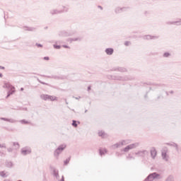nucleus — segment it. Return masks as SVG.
Wrapping results in <instances>:
<instances>
[{
  "mask_svg": "<svg viewBox=\"0 0 181 181\" xmlns=\"http://www.w3.org/2000/svg\"><path fill=\"white\" fill-rule=\"evenodd\" d=\"M63 151V148H59L58 149H57V151Z\"/></svg>",
  "mask_w": 181,
  "mask_h": 181,
  "instance_id": "obj_13",
  "label": "nucleus"
},
{
  "mask_svg": "<svg viewBox=\"0 0 181 181\" xmlns=\"http://www.w3.org/2000/svg\"><path fill=\"white\" fill-rule=\"evenodd\" d=\"M54 48H55V49H60V46H59V45H57V46L54 45Z\"/></svg>",
  "mask_w": 181,
  "mask_h": 181,
  "instance_id": "obj_11",
  "label": "nucleus"
},
{
  "mask_svg": "<svg viewBox=\"0 0 181 181\" xmlns=\"http://www.w3.org/2000/svg\"><path fill=\"white\" fill-rule=\"evenodd\" d=\"M44 59H45V60H49V57H44Z\"/></svg>",
  "mask_w": 181,
  "mask_h": 181,
  "instance_id": "obj_12",
  "label": "nucleus"
},
{
  "mask_svg": "<svg viewBox=\"0 0 181 181\" xmlns=\"http://www.w3.org/2000/svg\"><path fill=\"white\" fill-rule=\"evenodd\" d=\"M156 177H159V175L156 174V173H154L148 175V180H152V179H156Z\"/></svg>",
  "mask_w": 181,
  "mask_h": 181,
  "instance_id": "obj_1",
  "label": "nucleus"
},
{
  "mask_svg": "<svg viewBox=\"0 0 181 181\" xmlns=\"http://www.w3.org/2000/svg\"><path fill=\"white\" fill-rule=\"evenodd\" d=\"M151 152V156H153V158H155L156 156V150L155 148H152Z\"/></svg>",
  "mask_w": 181,
  "mask_h": 181,
  "instance_id": "obj_5",
  "label": "nucleus"
},
{
  "mask_svg": "<svg viewBox=\"0 0 181 181\" xmlns=\"http://www.w3.org/2000/svg\"><path fill=\"white\" fill-rule=\"evenodd\" d=\"M42 98H49L50 100H52V101H54L56 100V97L53 96H47V95H43Z\"/></svg>",
  "mask_w": 181,
  "mask_h": 181,
  "instance_id": "obj_4",
  "label": "nucleus"
},
{
  "mask_svg": "<svg viewBox=\"0 0 181 181\" xmlns=\"http://www.w3.org/2000/svg\"><path fill=\"white\" fill-rule=\"evenodd\" d=\"M37 47H42V45H37Z\"/></svg>",
  "mask_w": 181,
  "mask_h": 181,
  "instance_id": "obj_14",
  "label": "nucleus"
},
{
  "mask_svg": "<svg viewBox=\"0 0 181 181\" xmlns=\"http://www.w3.org/2000/svg\"><path fill=\"white\" fill-rule=\"evenodd\" d=\"M134 148H136L135 144H130L124 148V152H128L129 149H134Z\"/></svg>",
  "mask_w": 181,
  "mask_h": 181,
  "instance_id": "obj_2",
  "label": "nucleus"
},
{
  "mask_svg": "<svg viewBox=\"0 0 181 181\" xmlns=\"http://www.w3.org/2000/svg\"><path fill=\"white\" fill-rule=\"evenodd\" d=\"M107 54H112V53H114V49L112 48H107L105 50Z\"/></svg>",
  "mask_w": 181,
  "mask_h": 181,
  "instance_id": "obj_3",
  "label": "nucleus"
},
{
  "mask_svg": "<svg viewBox=\"0 0 181 181\" xmlns=\"http://www.w3.org/2000/svg\"><path fill=\"white\" fill-rule=\"evenodd\" d=\"M72 125H73V127H75V128H76V127H77V122L74 120L73 123H72Z\"/></svg>",
  "mask_w": 181,
  "mask_h": 181,
  "instance_id": "obj_7",
  "label": "nucleus"
},
{
  "mask_svg": "<svg viewBox=\"0 0 181 181\" xmlns=\"http://www.w3.org/2000/svg\"><path fill=\"white\" fill-rule=\"evenodd\" d=\"M165 57H168L169 53L166 52L164 54Z\"/></svg>",
  "mask_w": 181,
  "mask_h": 181,
  "instance_id": "obj_9",
  "label": "nucleus"
},
{
  "mask_svg": "<svg viewBox=\"0 0 181 181\" xmlns=\"http://www.w3.org/2000/svg\"><path fill=\"white\" fill-rule=\"evenodd\" d=\"M98 134L99 136H104V135H105V134L103 132H100Z\"/></svg>",
  "mask_w": 181,
  "mask_h": 181,
  "instance_id": "obj_8",
  "label": "nucleus"
},
{
  "mask_svg": "<svg viewBox=\"0 0 181 181\" xmlns=\"http://www.w3.org/2000/svg\"><path fill=\"white\" fill-rule=\"evenodd\" d=\"M64 47H67V46H64Z\"/></svg>",
  "mask_w": 181,
  "mask_h": 181,
  "instance_id": "obj_16",
  "label": "nucleus"
},
{
  "mask_svg": "<svg viewBox=\"0 0 181 181\" xmlns=\"http://www.w3.org/2000/svg\"><path fill=\"white\" fill-rule=\"evenodd\" d=\"M23 155H28V153H30V150L25 149L22 151Z\"/></svg>",
  "mask_w": 181,
  "mask_h": 181,
  "instance_id": "obj_6",
  "label": "nucleus"
},
{
  "mask_svg": "<svg viewBox=\"0 0 181 181\" xmlns=\"http://www.w3.org/2000/svg\"><path fill=\"white\" fill-rule=\"evenodd\" d=\"M162 155L163 158H166V153H163Z\"/></svg>",
  "mask_w": 181,
  "mask_h": 181,
  "instance_id": "obj_10",
  "label": "nucleus"
},
{
  "mask_svg": "<svg viewBox=\"0 0 181 181\" xmlns=\"http://www.w3.org/2000/svg\"><path fill=\"white\" fill-rule=\"evenodd\" d=\"M0 77H2V75H1V74H0Z\"/></svg>",
  "mask_w": 181,
  "mask_h": 181,
  "instance_id": "obj_15",
  "label": "nucleus"
}]
</instances>
